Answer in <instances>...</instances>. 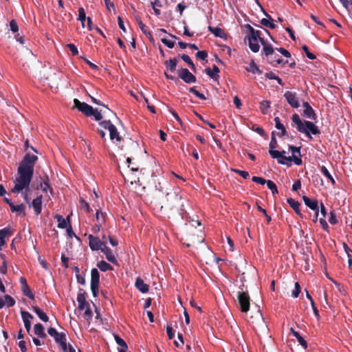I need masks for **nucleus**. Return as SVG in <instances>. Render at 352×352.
<instances>
[{
  "mask_svg": "<svg viewBox=\"0 0 352 352\" xmlns=\"http://www.w3.org/2000/svg\"><path fill=\"white\" fill-rule=\"evenodd\" d=\"M329 214H330V217L329 218V222L332 225L336 224L338 221H337L335 213L333 211H331V212H330Z\"/></svg>",
  "mask_w": 352,
  "mask_h": 352,
  "instance_id": "0e129e2a",
  "label": "nucleus"
},
{
  "mask_svg": "<svg viewBox=\"0 0 352 352\" xmlns=\"http://www.w3.org/2000/svg\"><path fill=\"white\" fill-rule=\"evenodd\" d=\"M196 57L199 59L204 60L208 57V52L205 50L199 51L196 54Z\"/></svg>",
  "mask_w": 352,
  "mask_h": 352,
  "instance_id": "6e6d98bb",
  "label": "nucleus"
},
{
  "mask_svg": "<svg viewBox=\"0 0 352 352\" xmlns=\"http://www.w3.org/2000/svg\"><path fill=\"white\" fill-rule=\"evenodd\" d=\"M261 45H263V52L266 57H269L270 56H272L274 52V49L273 47L267 43L266 41L262 40Z\"/></svg>",
  "mask_w": 352,
  "mask_h": 352,
  "instance_id": "b1692460",
  "label": "nucleus"
},
{
  "mask_svg": "<svg viewBox=\"0 0 352 352\" xmlns=\"http://www.w3.org/2000/svg\"><path fill=\"white\" fill-rule=\"evenodd\" d=\"M301 188V182L300 179L296 180L292 185V190L297 191Z\"/></svg>",
  "mask_w": 352,
  "mask_h": 352,
  "instance_id": "774afa93",
  "label": "nucleus"
},
{
  "mask_svg": "<svg viewBox=\"0 0 352 352\" xmlns=\"http://www.w3.org/2000/svg\"><path fill=\"white\" fill-rule=\"evenodd\" d=\"M245 28L248 31V35L252 36V38H256L259 39V41L261 43L262 40L264 38H261V32L260 30H254L250 25H245Z\"/></svg>",
  "mask_w": 352,
  "mask_h": 352,
  "instance_id": "5701e85b",
  "label": "nucleus"
},
{
  "mask_svg": "<svg viewBox=\"0 0 352 352\" xmlns=\"http://www.w3.org/2000/svg\"><path fill=\"white\" fill-rule=\"evenodd\" d=\"M92 112L93 113H91V116H94L96 121H100L102 119L101 113L98 111L97 109L93 108Z\"/></svg>",
  "mask_w": 352,
  "mask_h": 352,
  "instance_id": "603ef678",
  "label": "nucleus"
},
{
  "mask_svg": "<svg viewBox=\"0 0 352 352\" xmlns=\"http://www.w3.org/2000/svg\"><path fill=\"white\" fill-rule=\"evenodd\" d=\"M302 107H304V116H305L307 118L316 120L317 118L316 114L309 104L307 102H304L302 103Z\"/></svg>",
  "mask_w": 352,
  "mask_h": 352,
  "instance_id": "4468645a",
  "label": "nucleus"
},
{
  "mask_svg": "<svg viewBox=\"0 0 352 352\" xmlns=\"http://www.w3.org/2000/svg\"><path fill=\"white\" fill-rule=\"evenodd\" d=\"M100 283V274L96 268H93L91 271V290L94 296H97L98 289Z\"/></svg>",
  "mask_w": 352,
  "mask_h": 352,
  "instance_id": "423d86ee",
  "label": "nucleus"
},
{
  "mask_svg": "<svg viewBox=\"0 0 352 352\" xmlns=\"http://www.w3.org/2000/svg\"><path fill=\"white\" fill-rule=\"evenodd\" d=\"M67 47L69 49L73 56H76L78 54V50L76 46L73 43H69Z\"/></svg>",
  "mask_w": 352,
  "mask_h": 352,
  "instance_id": "13d9d810",
  "label": "nucleus"
},
{
  "mask_svg": "<svg viewBox=\"0 0 352 352\" xmlns=\"http://www.w3.org/2000/svg\"><path fill=\"white\" fill-rule=\"evenodd\" d=\"M161 41L162 43H164L166 46H167L168 48H173L175 46V43L173 41H171L170 40H168L166 38H163L161 39Z\"/></svg>",
  "mask_w": 352,
  "mask_h": 352,
  "instance_id": "bf43d9fd",
  "label": "nucleus"
},
{
  "mask_svg": "<svg viewBox=\"0 0 352 352\" xmlns=\"http://www.w3.org/2000/svg\"><path fill=\"white\" fill-rule=\"evenodd\" d=\"M261 24L271 29H275L276 27L274 23V21H270L265 18L261 20Z\"/></svg>",
  "mask_w": 352,
  "mask_h": 352,
  "instance_id": "ea45409f",
  "label": "nucleus"
},
{
  "mask_svg": "<svg viewBox=\"0 0 352 352\" xmlns=\"http://www.w3.org/2000/svg\"><path fill=\"white\" fill-rule=\"evenodd\" d=\"M10 27L11 31L14 33L17 32L19 30V26L15 20H12L10 22Z\"/></svg>",
  "mask_w": 352,
  "mask_h": 352,
  "instance_id": "052dcab7",
  "label": "nucleus"
},
{
  "mask_svg": "<svg viewBox=\"0 0 352 352\" xmlns=\"http://www.w3.org/2000/svg\"><path fill=\"white\" fill-rule=\"evenodd\" d=\"M54 219L58 221V228L63 229L67 227V223L62 215L57 214L54 216Z\"/></svg>",
  "mask_w": 352,
  "mask_h": 352,
  "instance_id": "72a5a7b5",
  "label": "nucleus"
},
{
  "mask_svg": "<svg viewBox=\"0 0 352 352\" xmlns=\"http://www.w3.org/2000/svg\"><path fill=\"white\" fill-rule=\"evenodd\" d=\"M179 56L191 68V69L193 71V72H196V67H195V65H194L193 62L192 61L191 58H190V56L187 54H181V55H179Z\"/></svg>",
  "mask_w": 352,
  "mask_h": 352,
  "instance_id": "c9c22d12",
  "label": "nucleus"
},
{
  "mask_svg": "<svg viewBox=\"0 0 352 352\" xmlns=\"http://www.w3.org/2000/svg\"><path fill=\"white\" fill-rule=\"evenodd\" d=\"M116 343L120 346V348L128 346L126 342L118 335L114 336Z\"/></svg>",
  "mask_w": 352,
  "mask_h": 352,
  "instance_id": "de8ad7c7",
  "label": "nucleus"
},
{
  "mask_svg": "<svg viewBox=\"0 0 352 352\" xmlns=\"http://www.w3.org/2000/svg\"><path fill=\"white\" fill-rule=\"evenodd\" d=\"M166 333L170 340L173 339V338L175 337V331L171 325L166 326Z\"/></svg>",
  "mask_w": 352,
  "mask_h": 352,
  "instance_id": "4d7b16f0",
  "label": "nucleus"
},
{
  "mask_svg": "<svg viewBox=\"0 0 352 352\" xmlns=\"http://www.w3.org/2000/svg\"><path fill=\"white\" fill-rule=\"evenodd\" d=\"M232 171L234 173L239 174L240 176H241L244 179H248L250 177V174L248 171L245 170H241L239 169H232Z\"/></svg>",
  "mask_w": 352,
  "mask_h": 352,
  "instance_id": "3c124183",
  "label": "nucleus"
},
{
  "mask_svg": "<svg viewBox=\"0 0 352 352\" xmlns=\"http://www.w3.org/2000/svg\"><path fill=\"white\" fill-rule=\"evenodd\" d=\"M300 291H301V288H300L299 283L298 282L295 283V288L292 291V296L294 298H297L299 296Z\"/></svg>",
  "mask_w": 352,
  "mask_h": 352,
  "instance_id": "8fccbe9b",
  "label": "nucleus"
},
{
  "mask_svg": "<svg viewBox=\"0 0 352 352\" xmlns=\"http://www.w3.org/2000/svg\"><path fill=\"white\" fill-rule=\"evenodd\" d=\"M292 121L298 132L305 134L310 139L311 138V133L318 135L320 133L318 127L315 124L310 121L301 120L297 113L292 115Z\"/></svg>",
  "mask_w": 352,
  "mask_h": 352,
  "instance_id": "7ed1b4c3",
  "label": "nucleus"
},
{
  "mask_svg": "<svg viewBox=\"0 0 352 352\" xmlns=\"http://www.w3.org/2000/svg\"><path fill=\"white\" fill-rule=\"evenodd\" d=\"M135 20H136V21H137V23L138 24V26L140 27L141 31L143 33L145 32L146 31H147L146 25L142 23V21H141L140 17L135 16Z\"/></svg>",
  "mask_w": 352,
  "mask_h": 352,
  "instance_id": "680f3d73",
  "label": "nucleus"
},
{
  "mask_svg": "<svg viewBox=\"0 0 352 352\" xmlns=\"http://www.w3.org/2000/svg\"><path fill=\"white\" fill-rule=\"evenodd\" d=\"M88 239L89 246L92 251L101 250L107 244V241H101L98 237L94 236L92 234L88 236Z\"/></svg>",
  "mask_w": 352,
  "mask_h": 352,
  "instance_id": "0eeeda50",
  "label": "nucleus"
},
{
  "mask_svg": "<svg viewBox=\"0 0 352 352\" xmlns=\"http://www.w3.org/2000/svg\"><path fill=\"white\" fill-rule=\"evenodd\" d=\"M320 171L327 178L331 181L332 184H335L336 182L334 179L324 166H322L320 167Z\"/></svg>",
  "mask_w": 352,
  "mask_h": 352,
  "instance_id": "58836bf2",
  "label": "nucleus"
},
{
  "mask_svg": "<svg viewBox=\"0 0 352 352\" xmlns=\"http://www.w3.org/2000/svg\"><path fill=\"white\" fill-rule=\"evenodd\" d=\"M270 107V102L269 100H263L260 102V109L264 115L267 113Z\"/></svg>",
  "mask_w": 352,
  "mask_h": 352,
  "instance_id": "4c0bfd02",
  "label": "nucleus"
},
{
  "mask_svg": "<svg viewBox=\"0 0 352 352\" xmlns=\"http://www.w3.org/2000/svg\"><path fill=\"white\" fill-rule=\"evenodd\" d=\"M48 334L54 338L55 342L58 344L61 342L63 340H65L66 335L64 333H58L56 329L53 327H50L47 329Z\"/></svg>",
  "mask_w": 352,
  "mask_h": 352,
  "instance_id": "2eb2a0df",
  "label": "nucleus"
},
{
  "mask_svg": "<svg viewBox=\"0 0 352 352\" xmlns=\"http://www.w3.org/2000/svg\"><path fill=\"white\" fill-rule=\"evenodd\" d=\"M240 311L247 313L250 310V298L248 292H238L236 294Z\"/></svg>",
  "mask_w": 352,
  "mask_h": 352,
  "instance_id": "39448f33",
  "label": "nucleus"
},
{
  "mask_svg": "<svg viewBox=\"0 0 352 352\" xmlns=\"http://www.w3.org/2000/svg\"><path fill=\"white\" fill-rule=\"evenodd\" d=\"M4 298L5 305H6L8 307H11L15 305V300L12 296L7 294L4 296Z\"/></svg>",
  "mask_w": 352,
  "mask_h": 352,
  "instance_id": "79ce46f5",
  "label": "nucleus"
},
{
  "mask_svg": "<svg viewBox=\"0 0 352 352\" xmlns=\"http://www.w3.org/2000/svg\"><path fill=\"white\" fill-rule=\"evenodd\" d=\"M302 50L305 52V53L306 54V56H307V57L308 58H309V59H311V60H314V59H316V56L314 54L311 53V52L309 51V48H308V47H307V45H303V46L302 47Z\"/></svg>",
  "mask_w": 352,
  "mask_h": 352,
  "instance_id": "a18cd8bd",
  "label": "nucleus"
},
{
  "mask_svg": "<svg viewBox=\"0 0 352 352\" xmlns=\"http://www.w3.org/2000/svg\"><path fill=\"white\" fill-rule=\"evenodd\" d=\"M177 74L179 78L188 84L195 82L197 80L196 77L186 68H182L180 70H178Z\"/></svg>",
  "mask_w": 352,
  "mask_h": 352,
  "instance_id": "1a4fd4ad",
  "label": "nucleus"
},
{
  "mask_svg": "<svg viewBox=\"0 0 352 352\" xmlns=\"http://www.w3.org/2000/svg\"><path fill=\"white\" fill-rule=\"evenodd\" d=\"M42 199L43 196L39 195L34 199L31 204H30L29 207L33 208L34 211L36 215L40 214L42 212Z\"/></svg>",
  "mask_w": 352,
  "mask_h": 352,
  "instance_id": "f8f14e48",
  "label": "nucleus"
},
{
  "mask_svg": "<svg viewBox=\"0 0 352 352\" xmlns=\"http://www.w3.org/2000/svg\"><path fill=\"white\" fill-rule=\"evenodd\" d=\"M285 161H289V162L293 161L295 163V164H296V165H301L302 163V161L300 157H298L294 155H292V156H289V157H285L284 155H282V157H280L278 160V163L280 164H286L287 163Z\"/></svg>",
  "mask_w": 352,
  "mask_h": 352,
  "instance_id": "6ab92c4d",
  "label": "nucleus"
},
{
  "mask_svg": "<svg viewBox=\"0 0 352 352\" xmlns=\"http://www.w3.org/2000/svg\"><path fill=\"white\" fill-rule=\"evenodd\" d=\"M135 285L136 288L142 293L144 294L148 292V285L144 283V280L140 277L136 278Z\"/></svg>",
  "mask_w": 352,
  "mask_h": 352,
  "instance_id": "4be33fe9",
  "label": "nucleus"
},
{
  "mask_svg": "<svg viewBox=\"0 0 352 352\" xmlns=\"http://www.w3.org/2000/svg\"><path fill=\"white\" fill-rule=\"evenodd\" d=\"M12 234L10 229L8 228H4L0 230V250H1L2 247L6 245V236H10Z\"/></svg>",
  "mask_w": 352,
  "mask_h": 352,
  "instance_id": "393cba45",
  "label": "nucleus"
},
{
  "mask_svg": "<svg viewBox=\"0 0 352 352\" xmlns=\"http://www.w3.org/2000/svg\"><path fill=\"white\" fill-rule=\"evenodd\" d=\"M248 45L252 52L256 53L260 50V45L258 44L259 39L256 38H252V36L248 35Z\"/></svg>",
  "mask_w": 352,
  "mask_h": 352,
  "instance_id": "412c9836",
  "label": "nucleus"
},
{
  "mask_svg": "<svg viewBox=\"0 0 352 352\" xmlns=\"http://www.w3.org/2000/svg\"><path fill=\"white\" fill-rule=\"evenodd\" d=\"M269 153L272 158L277 159V160L280 157H282V153L280 151H276L275 149L269 150Z\"/></svg>",
  "mask_w": 352,
  "mask_h": 352,
  "instance_id": "49530a36",
  "label": "nucleus"
},
{
  "mask_svg": "<svg viewBox=\"0 0 352 352\" xmlns=\"http://www.w3.org/2000/svg\"><path fill=\"white\" fill-rule=\"evenodd\" d=\"M275 122V127L278 130H282L285 129L284 125L280 122V118L278 117H276L274 118Z\"/></svg>",
  "mask_w": 352,
  "mask_h": 352,
  "instance_id": "e2e57ef3",
  "label": "nucleus"
},
{
  "mask_svg": "<svg viewBox=\"0 0 352 352\" xmlns=\"http://www.w3.org/2000/svg\"><path fill=\"white\" fill-rule=\"evenodd\" d=\"M10 210L12 212H17L19 215L25 217V206L23 204L19 205H14V204L10 207Z\"/></svg>",
  "mask_w": 352,
  "mask_h": 352,
  "instance_id": "a878e982",
  "label": "nucleus"
},
{
  "mask_svg": "<svg viewBox=\"0 0 352 352\" xmlns=\"http://www.w3.org/2000/svg\"><path fill=\"white\" fill-rule=\"evenodd\" d=\"M284 97L285 98L288 104L292 107L297 109L300 107L299 101L297 97V94L296 92H293L291 91H287L284 94Z\"/></svg>",
  "mask_w": 352,
  "mask_h": 352,
  "instance_id": "9d476101",
  "label": "nucleus"
},
{
  "mask_svg": "<svg viewBox=\"0 0 352 352\" xmlns=\"http://www.w3.org/2000/svg\"><path fill=\"white\" fill-rule=\"evenodd\" d=\"M97 267L102 271V272H107L109 270H113V267L104 261H100L98 263Z\"/></svg>",
  "mask_w": 352,
  "mask_h": 352,
  "instance_id": "f704fd0d",
  "label": "nucleus"
},
{
  "mask_svg": "<svg viewBox=\"0 0 352 352\" xmlns=\"http://www.w3.org/2000/svg\"><path fill=\"white\" fill-rule=\"evenodd\" d=\"M290 331L292 334L297 339L300 344L304 348L307 349V343L306 340L300 335V333L296 331L293 328H291Z\"/></svg>",
  "mask_w": 352,
  "mask_h": 352,
  "instance_id": "c756f323",
  "label": "nucleus"
},
{
  "mask_svg": "<svg viewBox=\"0 0 352 352\" xmlns=\"http://www.w3.org/2000/svg\"><path fill=\"white\" fill-rule=\"evenodd\" d=\"M276 50L278 51L280 53H281L286 58H289L291 56L289 52L283 47L276 48Z\"/></svg>",
  "mask_w": 352,
  "mask_h": 352,
  "instance_id": "69168bd1",
  "label": "nucleus"
},
{
  "mask_svg": "<svg viewBox=\"0 0 352 352\" xmlns=\"http://www.w3.org/2000/svg\"><path fill=\"white\" fill-rule=\"evenodd\" d=\"M302 199L305 205L310 209L314 210L316 212V215L318 216L319 207L318 201L316 199L312 200L305 195L302 196Z\"/></svg>",
  "mask_w": 352,
  "mask_h": 352,
  "instance_id": "f3484780",
  "label": "nucleus"
},
{
  "mask_svg": "<svg viewBox=\"0 0 352 352\" xmlns=\"http://www.w3.org/2000/svg\"><path fill=\"white\" fill-rule=\"evenodd\" d=\"M183 206L184 204L182 201V196H180L177 192L173 190L166 193L163 200V204L160 206V211L170 217V215L175 213L182 214L180 212L183 210Z\"/></svg>",
  "mask_w": 352,
  "mask_h": 352,
  "instance_id": "f03ea898",
  "label": "nucleus"
},
{
  "mask_svg": "<svg viewBox=\"0 0 352 352\" xmlns=\"http://www.w3.org/2000/svg\"><path fill=\"white\" fill-rule=\"evenodd\" d=\"M96 219L98 221L101 222V225L104 222V214L100 210H98L96 214Z\"/></svg>",
  "mask_w": 352,
  "mask_h": 352,
  "instance_id": "09e8293b",
  "label": "nucleus"
},
{
  "mask_svg": "<svg viewBox=\"0 0 352 352\" xmlns=\"http://www.w3.org/2000/svg\"><path fill=\"white\" fill-rule=\"evenodd\" d=\"M85 12L83 8H78V20H79L81 22V25L82 28H85V22L87 20Z\"/></svg>",
  "mask_w": 352,
  "mask_h": 352,
  "instance_id": "e433bc0d",
  "label": "nucleus"
},
{
  "mask_svg": "<svg viewBox=\"0 0 352 352\" xmlns=\"http://www.w3.org/2000/svg\"><path fill=\"white\" fill-rule=\"evenodd\" d=\"M82 291V289H80V292L77 295L78 309L81 311L89 307V304L86 301L87 294L85 292H81Z\"/></svg>",
  "mask_w": 352,
  "mask_h": 352,
  "instance_id": "ddd939ff",
  "label": "nucleus"
},
{
  "mask_svg": "<svg viewBox=\"0 0 352 352\" xmlns=\"http://www.w3.org/2000/svg\"><path fill=\"white\" fill-rule=\"evenodd\" d=\"M245 69L248 72H251L252 74H262V71L258 67L256 64L254 60H252L248 67H245Z\"/></svg>",
  "mask_w": 352,
  "mask_h": 352,
  "instance_id": "473e14b6",
  "label": "nucleus"
},
{
  "mask_svg": "<svg viewBox=\"0 0 352 352\" xmlns=\"http://www.w3.org/2000/svg\"><path fill=\"white\" fill-rule=\"evenodd\" d=\"M19 282L21 285V290L23 294L29 298L34 300V294L32 292L30 287L28 286L26 279L24 277L21 276L19 278Z\"/></svg>",
  "mask_w": 352,
  "mask_h": 352,
  "instance_id": "9b49d317",
  "label": "nucleus"
},
{
  "mask_svg": "<svg viewBox=\"0 0 352 352\" xmlns=\"http://www.w3.org/2000/svg\"><path fill=\"white\" fill-rule=\"evenodd\" d=\"M208 30L210 32H211L212 34H214L215 36H217V37H219V38H225L226 36V34L223 31V30H222L221 28H219V27H212V26H208Z\"/></svg>",
  "mask_w": 352,
  "mask_h": 352,
  "instance_id": "7c9ffc66",
  "label": "nucleus"
},
{
  "mask_svg": "<svg viewBox=\"0 0 352 352\" xmlns=\"http://www.w3.org/2000/svg\"><path fill=\"white\" fill-rule=\"evenodd\" d=\"M32 309L42 321L46 322L49 320V318L47 314L38 307L32 306Z\"/></svg>",
  "mask_w": 352,
  "mask_h": 352,
  "instance_id": "c85d7f7f",
  "label": "nucleus"
},
{
  "mask_svg": "<svg viewBox=\"0 0 352 352\" xmlns=\"http://www.w3.org/2000/svg\"><path fill=\"white\" fill-rule=\"evenodd\" d=\"M91 317H92V311H91V309L90 307H86L85 308V311L84 313V318L86 320H89Z\"/></svg>",
  "mask_w": 352,
  "mask_h": 352,
  "instance_id": "338daca9",
  "label": "nucleus"
},
{
  "mask_svg": "<svg viewBox=\"0 0 352 352\" xmlns=\"http://www.w3.org/2000/svg\"><path fill=\"white\" fill-rule=\"evenodd\" d=\"M266 184H267V188L272 191V193L273 195L278 193L277 186L273 181L268 180V182H267Z\"/></svg>",
  "mask_w": 352,
  "mask_h": 352,
  "instance_id": "a19ab883",
  "label": "nucleus"
},
{
  "mask_svg": "<svg viewBox=\"0 0 352 352\" xmlns=\"http://www.w3.org/2000/svg\"><path fill=\"white\" fill-rule=\"evenodd\" d=\"M177 64V60L176 58H170L168 60H166L164 62V65L166 69H168L170 72H175L176 70Z\"/></svg>",
  "mask_w": 352,
  "mask_h": 352,
  "instance_id": "bb28decb",
  "label": "nucleus"
},
{
  "mask_svg": "<svg viewBox=\"0 0 352 352\" xmlns=\"http://www.w3.org/2000/svg\"><path fill=\"white\" fill-rule=\"evenodd\" d=\"M102 252H103L106 258L108 261L111 262L113 264H118V261L113 253L112 250L107 246L105 244L104 247L100 250Z\"/></svg>",
  "mask_w": 352,
  "mask_h": 352,
  "instance_id": "a211bd4d",
  "label": "nucleus"
},
{
  "mask_svg": "<svg viewBox=\"0 0 352 352\" xmlns=\"http://www.w3.org/2000/svg\"><path fill=\"white\" fill-rule=\"evenodd\" d=\"M204 72L214 80H217L219 78V73L220 72V70L216 65L212 66V69H210V67L206 68L204 69Z\"/></svg>",
  "mask_w": 352,
  "mask_h": 352,
  "instance_id": "aec40b11",
  "label": "nucleus"
},
{
  "mask_svg": "<svg viewBox=\"0 0 352 352\" xmlns=\"http://www.w3.org/2000/svg\"><path fill=\"white\" fill-rule=\"evenodd\" d=\"M99 125L104 128V129L110 130V126H113L110 120H104L99 123Z\"/></svg>",
  "mask_w": 352,
  "mask_h": 352,
  "instance_id": "864d4df0",
  "label": "nucleus"
},
{
  "mask_svg": "<svg viewBox=\"0 0 352 352\" xmlns=\"http://www.w3.org/2000/svg\"><path fill=\"white\" fill-rule=\"evenodd\" d=\"M21 315L24 323L25 328L28 333H30L31 329L30 320L33 318V316L28 311L24 310L21 311Z\"/></svg>",
  "mask_w": 352,
  "mask_h": 352,
  "instance_id": "dca6fc26",
  "label": "nucleus"
},
{
  "mask_svg": "<svg viewBox=\"0 0 352 352\" xmlns=\"http://www.w3.org/2000/svg\"><path fill=\"white\" fill-rule=\"evenodd\" d=\"M34 333L38 336L39 338H46L47 335L45 333L44 327L42 324L37 323L34 327Z\"/></svg>",
  "mask_w": 352,
  "mask_h": 352,
  "instance_id": "cd10ccee",
  "label": "nucleus"
},
{
  "mask_svg": "<svg viewBox=\"0 0 352 352\" xmlns=\"http://www.w3.org/2000/svg\"><path fill=\"white\" fill-rule=\"evenodd\" d=\"M74 107H76L79 111L82 112L86 116H91L93 107L85 102H82L78 99L74 100Z\"/></svg>",
  "mask_w": 352,
  "mask_h": 352,
  "instance_id": "6e6552de",
  "label": "nucleus"
},
{
  "mask_svg": "<svg viewBox=\"0 0 352 352\" xmlns=\"http://www.w3.org/2000/svg\"><path fill=\"white\" fill-rule=\"evenodd\" d=\"M109 136L111 140H116L117 142L124 141L127 145H129L131 151H135L140 150L139 144L137 141L133 140L131 138H127L126 140L123 139L119 132L117 130V128L113 126H110Z\"/></svg>",
  "mask_w": 352,
  "mask_h": 352,
  "instance_id": "20e7f679",
  "label": "nucleus"
},
{
  "mask_svg": "<svg viewBox=\"0 0 352 352\" xmlns=\"http://www.w3.org/2000/svg\"><path fill=\"white\" fill-rule=\"evenodd\" d=\"M270 150L275 149L277 146V141L275 137V131L272 133L271 141L270 142Z\"/></svg>",
  "mask_w": 352,
  "mask_h": 352,
  "instance_id": "37998d69",
  "label": "nucleus"
},
{
  "mask_svg": "<svg viewBox=\"0 0 352 352\" xmlns=\"http://www.w3.org/2000/svg\"><path fill=\"white\" fill-rule=\"evenodd\" d=\"M287 203L289 204L290 207L294 209L295 212L298 214L301 215L300 210V203L296 200H294L292 198H289L287 199Z\"/></svg>",
  "mask_w": 352,
  "mask_h": 352,
  "instance_id": "2f4dec72",
  "label": "nucleus"
},
{
  "mask_svg": "<svg viewBox=\"0 0 352 352\" xmlns=\"http://www.w3.org/2000/svg\"><path fill=\"white\" fill-rule=\"evenodd\" d=\"M38 160L35 155L26 153L17 168V176L14 182V186L11 190L13 193L22 192L25 201L30 206V198L28 196L30 184L34 174V167Z\"/></svg>",
  "mask_w": 352,
  "mask_h": 352,
  "instance_id": "f257e3e1",
  "label": "nucleus"
},
{
  "mask_svg": "<svg viewBox=\"0 0 352 352\" xmlns=\"http://www.w3.org/2000/svg\"><path fill=\"white\" fill-rule=\"evenodd\" d=\"M252 180L255 182V183H257V184H261V185H263L265 184H267V182H268V180H265L264 178L263 177H256V176H254L252 177Z\"/></svg>",
  "mask_w": 352,
  "mask_h": 352,
  "instance_id": "5fc2aeb1",
  "label": "nucleus"
},
{
  "mask_svg": "<svg viewBox=\"0 0 352 352\" xmlns=\"http://www.w3.org/2000/svg\"><path fill=\"white\" fill-rule=\"evenodd\" d=\"M80 208L82 209H84L85 210V211L87 212V213H89L91 212V208H90L89 204L85 201L84 199H81L80 200Z\"/></svg>",
  "mask_w": 352,
  "mask_h": 352,
  "instance_id": "c03bdc74",
  "label": "nucleus"
}]
</instances>
